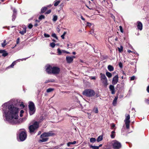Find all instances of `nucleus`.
I'll use <instances>...</instances> for the list:
<instances>
[{"label": "nucleus", "mask_w": 149, "mask_h": 149, "mask_svg": "<svg viewBox=\"0 0 149 149\" xmlns=\"http://www.w3.org/2000/svg\"><path fill=\"white\" fill-rule=\"evenodd\" d=\"M4 116H5L6 120L10 124H13L18 123L19 109L13 105H7L5 103L2 109Z\"/></svg>", "instance_id": "f257e3e1"}, {"label": "nucleus", "mask_w": 149, "mask_h": 149, "mask_svg": "<svg viewBox=\"0 0 149 149\" xmlns=\"http://www.w3.org/2000/svg\"><path fill=\"white\" fill-rule=\"evenodd\" d=\"M46 71L48 74H58L60 71V69L57 67H52L50 65H47L46 66Z\"/></svg>", "instance_id": "f03ea898"}, {"label": "nucleus", "mask_w": 149, "mask_h": 149, "mask_svg": "<svg viewBox=\"0 0 149 149\" xmlns=\"http://www.w3.org/2000/svg\"><path fill=\"white\" fill-rule=\"evenodd\" d=\"M54 135V133L52 131H50L47 132H44L41 135L40 139L39 140V141L40 142H46L49 139L48 137L53 136Z\"/></svg>", "instance_id": "7ed1b4c3"}, {"label": "nucleus", "mask_w": 149, "mask_h": 149, "mask_svg": "<svg viewBox=\"0 0 149 149\" xmlns=\"http://www.w3.org/2000/svg\"><path fill=\"white\" fill-rule=\"evenodd\" d=\"M83 95L87 97H91L95 95V92L91 89H86L83 92Z\"/></svg>", "instance_id": "20e7f679"}, {"label": "nucleus", "mask_w": 149, "mask_h": 149, "mask_svg": "<svg viewBox=\"0 0 149 149\" xmlns=\"http://www.w3.org/2000/svg\"><path fill=\"white\" fill-rule=\"evenodd\" d=\"M41 122V121L38 122H35L33 124L29 127V129L30 133L34 132V131L37 129L39 127V124Z\"/></svg>", "instance_id": "39448f33"}, {"label": "nucleus", "mask_w": 149, "mask_h": 149, "mask_svg": "<svg viewBox=\"0 0 149 149\" xmlns=\"http://www.w3.org/2000/svg\"><path fill=\"white\" fill-rule=\"evenodd\" d=\"M30 114H33L35 111V108L34 104L32 102H30L29 105Z\"/></svg>", "instance_id": "423d86ee"}, {"label": "nucleus", "mask_w": 149, "mask_h": 149, "mask_svg": "<svg viewBox=\"0 0 149 149\" xmlns=\"http://www.w3.org/2000/svg\"><path fill=\"white\" fill-rule=\"evenodd\" d=\"M125 116V118L124 120V122L126 125V128L127 129H129L130 128V116L129 114H126Z\"/></svg>", "instance_id": "0eeeda50"}, {"label": "nucleus", "mask_w": 149, "mask_h": 149, "mask_svg": "<svg viewBox=\"0 0 149 149\" xmlns=\"http://www.w3.org/2000/svg\"><path fill=\"white\" fill-rule=\"evenodd\" d=\"M101 81L102 83L103 84L104 86H106L108 85L107 79L104 74L102 73L100 74Z\"/></svg>", "instance_id": "6e6552de"}, {"label": "nucleus", "mask_w": 149, "mask_h": 149, "mask_svg": "<svg viewBox=\"0 0 149 149\" xmlns=\"http://www.w3.org/2000/svg\"><path fill=\"white\" fill-rule=\"evenodd\" d=\"M112 143L114 149H119L121 148V143L116 140L113 141Z\"/></svg>", "instance_id": "1a4fd4ad"}, {"label": "nucleus", "mask_w": 149, "mask_h": 149, "mask_svg": "<svg viewBox=\"0 0 149 149\" xmlns=\"http://www.w3.org/2000/svg\"><path fill=\"white\" fill-rule=\"evenodd\" d=\"M27 137V134L26 132H21L19 134V137L20 140L22 141H24Z\"/></svg>", "instance_id": "9d476101"}, {"label": "nucleus", "mask_w": 149, "mask_h": 149, "mask_svg": "<svg viewBox=\"0 0 149 149\" xmlns=\"http://www.w3.org/2000/svg\"><path fill=\"white\" fill-rule=\"evenodd\" d=\"M75 58L74 56H67L66 57V60L68 63H70L73 61V58Z\"/></svg>", "instance_id": "9b49d317"}, {"label": "nucleus", "mask_w": 149, "mask_h": 149, "mask_svg": "<svg viewBox=\"0 0 149 149\" xmlns=\"http://www.w3.org/2000/svg\"><path fill=\"white\" fill-rule=\"evenodd\" d=\"M118 75H116L113 78L112 82L113 84H116L118 81Z\"/></svg>", "instance_id": "f8f14e48"}, {"label": "nucleus", "mask_w": 149, "mask_h": 149, "mask_svg": "<svg viewBox=\"0 0 149 149\" xmlns=\"http://www.w3.org/2000/svg\"><path fill=\"white\" fill-rule=\"evenodd\" d=\"M137 26L138 29L141 31L143 29V25L142 23L140 21H138L137 22Z\"/></svg>", "instance_id": "ddd939ff"}, {"label": "nucleus", "mask_w": 149, "mask_h": 149, "mask_svg": "<svg viewBox=\"0 0 149 149\" xmlns=\"http://www.w3.org/2000/svg\"><path fill=\"white\" fill-rule=\"evenodd\" d=\"M109 89L111 91V93L112 94H114L115 93V91L114 89V87L113 85H110L109 87Z\"/></svg>", "instance_id": "4468645a"}, {"label": "nucleus", "mask_w": 149, "mask_h": 149, "mask_svg": "<svg viewBox=\"0 0 149 149\" xmlns=\"http://www.w3.org/2000/svg\"><path fill=\"white\" fill-rule=\"evenodd\" d=\"M0 53H2V56L4 57L8 55V53L4 50H0Z\"/></svg>", "instance_id": "2eb2a0df"}, {"label": "nucleus", "mask_w": 149, "mask_h": 149, "mask_svg": "<svg viewBox=\"0 0 149 149\" xmlns=\"http://www.w3.org/2000/svg\"><path fill=\"white\" fill-rule=\"evenodd\" d=\"M118 98V96H116L114 98L113 102V106H115L116 104Z\"/></svg>", "instance_id": "dca6fc26"}, {"label": "nucleus", "mask_w": 149, "mask_h": 149, "mask_svg": "<svg viewBox=\"0 0 149 149\" xmlns=\"http://www.w3.org/2000/svg\"><path fill=\"white\" fill-rule=\"evenodd\" d=\"M108 69L110 71H113L114 70V68L113 66L110 65H109L108 66Z\"/></svg>", "instance_id": "f3484780"}, {"label": "nucleus", "mask_w": 149, "mask_h": 149, "mask_svg": "<svg viewBox=\"0 0 149 149\" xmlns=\"http://www.w3.org/2000/svg\"><path fill=\"white\" fill-rule=\"evenodd\" d=\"M115 136V132L114 131H113L111 132V137L112 139L114 138Z\"/></svg>", "instance_id": "a211bd4d"}, {"label": "nucleus", "mask_w": 149, "mask_h": 149, "mask_svg": "<svg viewBox=\"0 0 149 149\" xmlns=\"http://www.w3.org/2000/svg\"><path fill=\"white\" fill-rule=\"evenodd\" d=\"M26 28H24L23 31H19V33L20 34H21L22 35H23L25 33H26Z\"/></svg>", "instance_id": "6ab92c4d"}, {"label": "nucleus", "mask_w": 149, "mask_h": 149, "mask_svg": "<svg viewBox=\"0 0 149 149\" xmlns=\"http://www.w3.org/2000/svg\"><path fill=\"white\" fill-rule=\"evenodd\" d=\"M47 9V8L46 7H44L42 8L41 9V13H44Z\"/></svg>", "instance_id": "aec40b11"}, {"label": "nucleus", "mask_w": 149, "mask_h": 149, "mask_svg": "<svg viewBox=\"0 0 149 149\" xmlns=\"http://www.w3.org/2000/svg\"><path fill=\"white\" fill-rule=\"evenodd\" d=\"M93 111L96 113H98V108L97 107H94L93 109Z\"/></svg>", "instance_id": "412c9836"}, {"label": "nucleus", "mask_w": 149, "mask_h": 149, "mask_svg": "<svg viewBox=\"0 0 149 149\" xmlns=\"http://www.w3.org/2000/svg\"><path fill=\"white\" fill-rule=\"evenodd\" d=\"M57 51L58 52V55H61L62 53H64L65 52V51L63 50L61 51L59 48H58L57 49Z\"/></svg>", "instance_id": "4be33fe9"}, {"label": "nucleus", "mask_w": 149, "mask_h": 149, "mask_svg": "<svg viewBox=\"0 0 149 149\" xmlns=\"http://www.w3.org/2000/svg\"><path fill=\"white\" fill-rule=\"evenodd\" d=\"M103 139V137L102 136H99L97 139V142H99L100 141H101Z\"/></svg>", "instance_id": "5701e85b"}, {"label": "nucleus", "mask_w": 149, "mask_h": 149, "mask_svg": "<svg viewBox=\"0 0 149 149\" xmlns=\"http://www.w3.org/2000/svg\"><path fill=\"white\" fill-rule=\"evenodd\" d=\"M106 75L109 78L111 77L112 75V74L109 72H106Z\"/></svg>", "instance_id": "b1692460"}, {"label": "nucleus", "mask_w": 149, "mask_h": 149, "mask_svg": "<svg viewBox=\"0 0 149 149\" xmlns=\"http://www.w3.org/2000/svg\"><path fill=\"white\" fill-rule=\"evenodd\" d=\"M60 1L59 0L56 1L54 2V5L55 6H56L60 3Z\"/></svg>", "instance_id": "393cba45"}, {"label": "nucleus", "mask_w": 149, "mask_h": 149, "mask_svg": "<svg viewBox=\"0 0 149 149\" xmlns=\"http://www.w3.org/2000/svg\"><path fill=\"white\" fill-rule=\"evenodd\" d=\"M96 141V139L94 138H92L90 139V142L92 143L95 142Z\"/></svg>", "instance_id": "a878e982"}, {"label": "nucleus", "mask_w": 149, "mask_h": 149, "mask_svg": "<svg viewBox=\"0 0 149 149\" xmlns=\"http://www.w3.org/2000/svg\"><path fill=\"white\" fill-rule=\"evenodd\" d=\"M58 17L56 15H53L52 20L54 22H56L57 19Z\"/></svg>", "instance_id": "bb28decb"}, {"label": "nucleus", "mask_w": 149, "mask_h": 149, "mask_svg": "<svg viewBox=\"0 0 149 149\" xmlns=\"http://www.w3.org/2000/svg\"><path fill=\"white\" fill-rule=\"evenodd\" d=\"M118 50L120 52H121L123 51V47L120 46V47H118Z\"/></svg>", "instance_id": "cd10ccee"}, {"label": "nucleus", "mask_w": 149, "mask_h": 149, "mask_svg": "<svg viewBox=\"0 0 149 149\" xmlns=\"http://www.w3.org/2000/svg\"><path fill=\"white\" fill-rule=\"evenodd\" d=\"M53 90H54V89L51 88H49L48 89H47V93H49V92H51V91H53Z\"/></svg>", "instance_id": "c85d7f7f"}, {"label": "nucleus", "mask_w": 149, "mask_h": 149, "mask_svg": "<svg viewBox=\"0 0 149 149\" xmlns=\"http://www.w3.org/2000/svg\"><path fill=\"white\" fill-rule=\"evenodd\" d=\"M66 33H67V32L65 31L63 33V34L61 36V38H62V39H65L64 37H65V35L66 34Z\"/></svg>", "instance_id": "c756f323"}, {"label": "nucleus", "mask_w": 149, "mask_h": 149, "mask_svg": "<svg viewBox=\"0 0 149 149\" xmlns=\"http://www.w3.org/2000/svg\"><path fill=\"white\" fill-rule=\"evenodd\" d=\"M90 147L92 148L93 149H99V147L97 146H91Z\"/></svg>", "instance_id": "7c9ffc66"}, {"label": "nucleus", "mask_w": 149, "mask_h": 149, "mask_svg": "<svg viewBox=\"0 0 149 149\" xmlns=\"http://www.w3.org/2000/svg\"><path fill=\"white\" fill-rule=\"evenodd\" d=\"M6 40H4L3 41V42L1 43V45L2 47H4L6 45Z\"/></svg>", "instance_id": "2f4dec72"}, {"label": "nucleus", "mask_w": 149, "mask_h": 149, "mask_svg": "<svg viewBox=\"0 0 149 149\" xmlns=\"http://www.w3.org/2000/svg\"><path fill=\"white\" fill-rule=\"evenodd\" d=\"M52 36L53 37L55 38L57 40L58 39V37L56 36V35L55 33H52Z\"/></svg>", "instance_id": "473e14b6"}, {"label": "nucleus", "mask_w": 149, "mask_h": 149, "mask_svg": "<svg viewBox=\"0 0 149 149\" xmlns=\"http://www.w3.org/2000/svg\"><path fill=\"white\" fill-rule=\"evenodd\" d=\"M16 64L15 61H14L13 62L12 64L10 65V67L11 68H13L15 65Z\"/></svg>", "instance_id": "72a5a7b5"}, {"label": "nucleus", "mask_w": 149, "mask_h": 149, "mask_svg": "<svg viewBox=\"0 0 149 149\" xmlns=\"http://www.w3.org/2000/svg\"><path fill=\"white\" fill-rule=\"evenodd\" d=\"M50 46L52 48L54 47L55 46V44L54 42H52L50 44Z\"/></svg>", "instance_id": "f704fd0d"}, {"label": "nucleus", "mask_w": 149, "mask_h": 149, "mask_svg": "<svg viewBox=\"0 0 149 149\" xmlns=\"http://www.w3.org/2000/svg\"><path fill=\"white\" fill-rule=\"evenodd\" d=\"M44 18L45 16L44 15H41L39 17V19L40 20H41L42 19H44Z\"/></svg>", "instance_id": "c9c22d12"}, {"label": "nucleus", "mask_w": 149, "mask_h": 149, "mask_svg": "<svg viewBox=\"0 0 149 149\" xmlns=\"http://www.w3.org/2000/svg\"><path fill=\"white\" fill-rule=\"evenodd\" d=\"M54 81V80H48L46 81L45 82L46 83L48 82H53Z\"/></svg>", "instance_id": "e433bc0d"}, {"label": "nucleus", "mask_w": 149, "mask_h": 149, "mask_svg": "<svg viewBox=\"0 0 149 149\" xmlns=\"http://www.w3.org/2000/svg\"><path fill=\"white\" fill-rule=\"evenodd\" d=\"M44 36L45 37H46V38H48L50 37L49 35V34H47L46 33H44Z\"/></svg>", "instance_id": "4c0bfd02"}, {"label": "nucleus", "mask_w": 149, "mask_h": 149, "mask_svg": "<svg viewBox=\"0 0 149 149\" xmlns=\"http://www.w3.org/2000/svg\"><path fill=\"white\" fill-rule=\"evenodd\" d=\"M111 129H112L113 128H114L115 127V125L114 123H112L111 125Z\"/></svg>", "instance_id": "58836bf2"}, {"label": "nucleus", "mask_w": 149, "mask_h": 149, "mask_svg": "<svg viewBox=\"0 0 149 149\" xmlns=\"http://www.w3.org/2000/svg\"><path fill=\"white\" fill-rule=\"evenodd\" d=\"M33 27V25L31 24H29L28 25V27L29 29H31Z\"/></svg>", "instance_id": "ea45409f"}, {"label": "nucleus", "mask_w": 149, "mask_h": 149, "mask_svg": "<svg viewBox=\"0 0 149 149\" xmlns=\"http://www.w3.org/2000/svg\"><path fill=\"white\" fill-rule=\"evenodd\" d=\"M119 28H120V31L121 32L123 33V28H122V26H119Z\"/></svg>", "instance_id": "a19ab883"}, {"label": "nucleus", "mask_w": 149, "mask_h": 149, "mask_svg": "<svg viewBox=\"0 0 149 149\" xmlns=\"http://www.w3.org/2000/svg\"><path fill=\"white\" fill-rule=\"evenodd\" d=\"M135 77L134 76H132L131 77L130 80L131 81L133 80L134 79Z\"/></svg>", "instance_id": "79ce46f5"}, {"label": "nucleus", "mask_w": 149, "mask_h": 149, "mask_svg": "<svg viewBox=\"0 0 149 149\" xmlns=\"http://www.w3.org/2000/svg\"><path fill=\"white\" fill-rule=\"evenodd\" d=\"M51 10H48V11H47L46 12V14H49L51 12Z\"/></svg>", "instance_id": "37998d69"}, {"label": "nucleus", "mask_w": 149, "mask_h": 149, "mask_svg": "<svg viewBox=\"0 0 149 149\" xmlns=\"http://www.w3.org/2000/svg\"><path fill=\"white\" fill-rule=\"evenodd\" d=\"M94 30L92 29L90 31V34H93V33H94Z\"/></svg>", "instance_id": "c03bdc74"}, {"label": "nucleus", "mask_w": 149, "mask_h": 149, "mask_svg": "<svg viewBox=\"0 0 149 149\" xmlns=\"http://www.w3.org/2000/svg\"><path fill=\"white\" fill-rule=\"evenodd\" d=\"M86 7L87 8H88V9H89L93 10L94 9H95V8H89L88 6H87L86 5Z\"/></svg>", "instance_id": "a18cd8bd"}, {"label": "nucleus", "mask_w": 149, "mask_h": 149, "mask_svg": "<svg viewBox=\"0 0 149 149\" xmlns=\"http://www.w3.org/2000/svg\"><path fill=\"white\" fill-rule=\"evenodd\" d=\"M87 26H90L91 25V24L88 22L87 23Z\"/></svg>", "instance_id": "49530a36"}, {"label": "nucleus", "mask_w": 149, "mask_h": 149, "mask_svg": "<svg viewBox=\"0 0 149 149\" xmlns=\"http://www.w3.org/2000/svg\"><path fill=\"white\" fill-rule=\"evenodd\" d=\"M20 106L21 107H22L23 108H24L25 107V106L24 105L23 103H21L20 104Z\"/></svg>", "instance_id": "de8ad7c7"}, {"label": "nucleus", "mask_w": 149, "mask_h": 149, "mask_svg": "<svg viewBox=\"0 0 149 149\" xmlns=\"http://www.w3.org/2000/svg\"><path fill=\"white\" fill-rule=\"evenodd\" d=\"M146 102L148 104H149V100L148 99H146L145 100Z\"/></svg>", "instance_id": "09e8293b"}, {"label": "nucleus", "mask_w": 149, "mask_h": 149, "mask_svg": "<svg viewBox=\"0 0 149 149\" xmlns=\"http://www.w3.org/2000/svg\"><path fill=\"white\" fill-rule=\"evenodd\" d=\"M71 144H71V142H69L67 144V146H70Z\"/></svg>", "instance_id": "8fccbe9b"}, {"label": "nucleus", "mask_w": 149, "mask_h": 149, "mask_svg": "<svg viewBox=\"0 0 149 149\" xmlns=\"http://www.w3.org/2000/svg\"><path fill=\"white\" fill-rule=\"evenodd\" d=\"M76 143V141H74L72 142H71V144H74Z\"/></svg>", "instance_id": "3c124183"}, {"label": "nucleus", "mask_w": 149, "mask_h": 149, "mask_svg": "<svg viewBox=\"0 0 149 149\" xmlns=\"http://www.w3.org/2000/svg\"><path fill=\"white\" fill-rule=\"evenodd\" d=\"M147 92L148 93H149V85L147 87Z\"/></svg>", "instance_id": "603ef678"}, {"label": "nucleus", "mask_w": 149, "mask_h": 149, "mask_svg": "<svg viewBox=\"0 0 149 149\" xmlns=\"http://www.w3.org/2000/svg\"><path fill=\"white\" fill-rule=\"evenodd\" d=\"M81 18L82 20L84 21L85 20V19H84V18L82 16H81Z\"/></svg>", "instance_id": "864d4df0"}, {"label": "nucleus", "mask_w": 149, "mask_h": 149, "mask_svg": "<svg viewBox=\"0 0 149 149\" xmlns=\"http://www.w3.org/2000/svg\"><path fill=\"white\" fill-rule=\"evenodd\" d=\"M91 79H96V78L95 77H91Z\"/></svg>", "instance_id": "5fc2aeb1"}, {"label": "nucleus", "mask_w": 149, "mask_h": 149, "mask_svg": "<svg viewBox=\"0 0 149 149\" xmlns=\"http://www.w3.org/2000/svg\"><path fill=\"white\" fill-rule=\"evenodd\" d=\"M119 66L120 68H122V64L121 63H120L119 64Z\"/></svg>", "instance_id": "6e6d98bb"}, {"label": "nucleus", "mask_w": 149, "mask_h": 149, "mask_svg": "<svg viewBox=\"0 0 149 149\" xmlns=\"http://www.w3.org/2000/svg\"><path fill=\"white\" fill-rule=\"evenodd\" d=\"M24 113V111L23 110H21L20 111V113Z\"/></svg>", "instance_id": "4d7b16f0"}, {"label": "nucleus", "mask_w": 149, "mask_h": 149, "mask_svg": "<svg viewBox=\"0 0 149 149\" xmlns=\"http://www.w3.org/2000/svg\"><path fill=\"white\" fill-rule=\"evenodd\" d=\"M19 42V38H18L17 39V43L18 44V43Z\"/></svg>", "instance_id": "13d9d810"}, {"label": "nucleus", "mask_w": 149, "mask_h": 149, "mask_svg": "<svg viewBox=\"0 0 149 149\" xmlns=\"http://www.w3.org/2000/svg\"><path fill=\"white\" fill-rule=\"evenodd\" d=\"M40 119L41 120V121H42L43 120V117L42 116H41L40 117Z\"/></svg>", "instance_id": "bf43d9fd"}, {"label": "nucleus", "mask_w": 149, "mask_h": 149, "mask_svg": "<svg viewBox=\"0 0 149 149\" xmlns=\"http://www.w3.org/2000/svg\"><path fill=\"white\" fill-rule=\"evenodd\" d=\"M127 52L129 53H130V52H132V51L130 50H128L127 51Z\"/></svg>", "instance_id": "052dcab7"}, {"label": "nucleus", "mask_w": 149, "mask_h": 149, "mask_svg": "<svg viewBox=\"0 0 149 149\" xmlns=\"http://www.w3.org/2000/svg\"><path fill=\"white\" fill-rule=\"evenodd\" d=\"M22 113H20V116L21 117H22Z\"/></svg>", "instance_id": "680f3d73"}, {"label": "nucleus", "mask_w": 149, "mask_h": 149, "mask_svg": "<svg viewBox=\"0 0 149 149\" xmlns=\"http://www.w3.org/2000/svg\"><path fill=\"white\" fill-rule=\"evenodd\" d=\"M58 32L59 33L60 31V29H58V30H57Z\"/></svg>", "instance_id": "e2e57ef3"}, {"label": "nucleus", "mask_w": 149, "mask_h": 149, "mask_svg": "<svg viewBox=\"0 0 149 149\" xmlns=\"http://www.w3.org/2000/svg\"><path fill=\"white\" fill-rule=\"evenodd\" d=\"M38 26V24H35V25H34V26Z\"/></svg>", "instance_id": "0e129e2a"}, {"label": "nucleus", "mask_w": 149, "mask_h": 149, "mask_svg": "<svg viewBox=\"0 0 149 149\" xmlns=\"http://www.w3.org/2000/svg\"><path fill=\"white\" fill-rule=\"evenodd\" d=\"M73 54H76V52H73L72 53Z\"/></svg>", "instance_id": "69168bd1"}, {"label": "nucleus", "mask_w": 149, "mask_h": 149, "mask_svg": "<svg viewBox=\"0 0 149 149\" xmlns=\"http://www.w3.org/2000/svg\"><path fill=\"white\" fill-rule=\"evenodd\" d=\"M102 144H100V145H99V146H98L99 148V147H100L102 146Z\"/></svg>", "instance_id": "338daca9"}, {"label": "nucleus", "mask_w": 149, "mask_h": 149, "mask_svg": "<svg viewBox=\"0 0 149 149\" xmlns=\"http://www.w3.org/2000/svg\"><path fill=\"white\" fill-rule=\"evenodd\" d=\"M69 46H70L69 44H67V46L68 47H69Z\"/></svg>", "instance_id": "774afa93"}]
</instances>
